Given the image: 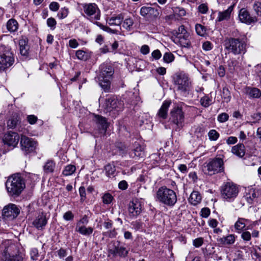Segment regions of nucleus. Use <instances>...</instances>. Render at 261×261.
I'll return each mask as SVG.
<instances>
[{
	"instance_id": "1",
	"label": "nucleus",
	"mask_w": 261,
	"mask_h": 261,
	"mask_svg": "<svg viewBox=\"0 0 261 261\" xmlns=\"http://www.w3.org/2000/svg\"><path fill=\"white\" fill-rule=\"evenodd\" d=\"M154 196L156 202L170 207L173 206L177 200L176 192L165 186L160 187Z\"/></svg>"
},
{
	"instance_id": "2",
	"label": "nucleus",
	"mask_w": 261,
	"mask_h": 261,
	"mask_svg": "<svg viewBox=\"0 0 261 261\" xmlns=\"http://www.w3.org/2000/svg\"><path fill=\"white\" fill-rule=\"evenodd\" d=\"M5 186L7 192L12 196H19L25 186L23 179L19 174L10 176L7 180Z\"/></svg>"
},
{
	"instance_id": "3",
	"label": "nucleus",
	"mask_w": 261,
	"mask_h": 261,
	"mask_svg": "<svg viewBox=\"0 0 261 261\" xmlns=\"http://www.w3.org/2000/svg\"><path fill=\"white\" fill-rule=\"evenodd\" d=\"M173 84L180 94L186 97L189 94L192 84L187 74L182 72L175 74L173 76Z\"/></svg>"
},
{
	"instance_id": "4",
	"label": "nucleus",
	"mask_w": 261,
	"mask_h": 261,
	"mask_svg": "<svg viewBox=\"0 0 261 261\" xmlns=\"http://www.w3.org/2000/svg\"><path fill=\"white\" fill-rule=\"evenodd\" d=\"M100 72L98 76L99 86L108 92L110 89V80L114 74V70L112 67L108 64H103L99 67Z\"/></svg>"
},
{
	"instance_id": "5",
	"label": "nucleus",
	"mask_w": 261,
	"mask_h": 261,
	"mask_svg": "<svg viewBox=\"0 0 261 261\" xmlns=\"http://www.w3.org/2000/svg\"><path fill=\"white\" fill-rule=\"evenodd\" d=\"M225 48L234 55L245 54L246 51V43L244 39L229 38L225 40Z\"/></svg>"
},
{
	"instance_id": "6",
	"label": "nucleus",
	"mask_w": 261,
	"mask_h": 261,
	"mask_svg": "<svg viewBox=\"0 0 261 261\" xmlns=\"http://www.w3.org/2000/svg\"><path fill=\"white\" fill-rule=\"evenodd\" d=\"M84 17L93 24L96 25L97 21L101 17V12L98 6L95 3H84L82 4Z\"/></svg>"
},
{
	"instance_id": "7",
	"label": "nucleus",
	"mask_w": 261,
	"mask_h": 261,
	"mask_svg": "<svg viewBox=\"0 0 261 261\" xmlns=\"http://www.w3.org/2000/svg\"><path fill=\"white\" fill-rule=\"evenodd\" d=\"M224 169L223 159L220 158H215L203 165L202 170L205 174L212 176L223 172Z\"/></svg>"
},
{
	"instance_id": "8",
	"label": "nucleus",
	"mask_w": 261,
	"mask_h": 261,
	"mask_svg": "<svg viewBox=\"0 0 261 261\" xmlns=\"http://www.w3.org/2000/svg\"><path fill=\"white\" fill-rule=\"evenodd\" d=\"M14 55L9 46H0V70L4 71L12 65Z\"/></svg>"
},
{
	"instance_id": "9",
	"label": "nucleus",
	"mask_w": 261,
	"mask_h": 261,
	"mask_svg": "<svg viewBox=\"0 0 261 261\" xmlns=\"http://www.w3.org/2000/svg\"><path fill=\"white\" fill-rule=\"evenodd\" d=\"M239 187L232 182H226L221 187L222 198L227 201L233 200L238 196Z\"/></svg>"
},
{
	"instance_id": "10",
	"label": "nucleus",
	"mask_w": 261,
	"mask_h": 261,
	"mask_svg": "<svg viewBox=\"0 0 261 261\" xmlns=\"http://www.w3.org/2000/svg\"><path fill=\"white\" fill-rule=\"evenodd\" d=\"M189 37L190 34L185 29V27L181 25L175 32L174 42L182 47H189L191 46Z\"/></svg>"
},
{
	"instance_id": "11",
	"label": "nucleus",
	"mask_w": 261,
	"mask_h": 261,
	"mask_svg": "<svg viewBox=\"0 0 261 261\" xmlns=\"http://www.w3.org/2000/svg\"><path fill=\"white\" fill-rule=\"evenodd\" d=\"M170 120L178 128L182 127L184 122V115L181 109L178 107L173 108L170 112Z\"/></svg>"
},
{
	"instance_id": "12",
	"label": "nucleus",
	"mask_w": 261,
	"mask_h": 261,
	"mask_svg": "<svg viewBox=\"0 0 261 261\" xmlns=\"http://www.w3.org/2000/svg\"><path fill=\"white\" fill-rule=\"evenodd\" d=\"M20 213L19 208L14 204H10L4 207L3 210V219L5 221L12 220L18 215Z\"/></svg>"
},
{
	"instance_id": "13",
	"label": "nucleus",
	"mask_w": 261,
	"mask_h": 261,
	"mask_svg": "<svg viewBox=\"0 0 261 261\" xmlns=\"http://www.w3.org/2000/svg\"><path fill=\"white\" fill-rule=\"evenodd\" d=\"M16 247L11 241L6 240L0 243V252L3 254V258L14 254Z\"/></svg>"
},
{
	"instance_id": "14",
	"label": "nucleus",
	"mask_w": 261,
	"mask_h": 261,
	"mask_svg": "<svg viewBox=\"0 0 261 261\" xmlns=\"http://www.w3.org/2000/svg\"><path fill=\"white\" fill-rule=\"evenodd\" d=\"M20 145L22 150L27 154L35 150L36 147V142L31 138L25 136H22Z\"/></svg>"
},
{
	"instance_id": "15",
	"label": "nucleus",
	"mask_w": 261,
	"mask_h": 261,
	"mask_svg": "<svg viewBox=\"0 0 261 261\" xmlns=\"http://www.w3.org/2000/svg\"><path fill=\"white\" fill-rule=\"evenodd\" d=\"M140 15L147 20L157 17L159 15L158 9L151 6H143L140 10Z\"/></svg>"
},
{
	"instance_id": "16",
	"label": "nucleus",
	"mask_w": 261,
	"mask_h": 261,
	"mask_svg": "<svg viewBox=\"0 0 261 261\" xmlns=\"http://www.w3.org/2000/svg\"><path fill=\"white\" fill-rule=\"evenodd\" d=\"M47 221L46 213L40 212L35 216L32 224L37 229L42 230L46 225Z\"/></svg>"
},
{
	"instance_id": "17",
	"label": "nucleus",
	"mask_w": 261,
	"mask_h": 261,
	"mask_svg": "<svg viewBox=\"0 0 261 261\" xmlns=\"http://www.w3.org/2000/svg\"><path fill=\"white\" fill-rule=\"evenodd\" d=\"M19 136L17 133L9 132L4 135L3 141L5 144L9 146L15 147L19 142Z\"/></svg>"
},
{
	"instance_id": "18",
	"label": "nucleus",
	"mask_w": 261,
	"mask_h": 261,
	"mask_svg": "<svg viewBox=\"0 0 261 261\" xmlns=\"http://www.w3.org/2000/svg\"><path fill=\"white\" fill-rule=\"evenodd\" d=\"M239 18L242 22L248 24L257 21L256 18L254 16H251L249 12L245 8H242L240 10Z\"/></svg>"
},
{
	"instance_id": "19",
	"label": "nucleus",
	"mask_w": 261,
	"mask_h": 261,
	"mask_svg": "<svg viewBox=\"0 0 261 261\" xmlns=\"http://www.w3.org/2000/svg\"><path fill=\"white\" fill-rule=\"evenodd\" d=\"M141 204L137 199L133 200L129 204L128 212L130 216L135 217L141 212Z\"/></svg>"
},
{
	"instance_id": "20",
	"label": "nucleus",
	"mask_w": 261,
	"mask_h": 261,
	"mask_svg": "<svg viewBox=\"0 0 261 261\" xmlns=\"http://www.w3.org/2000/svg\"><path fill=\"white\" fill-rule=\"evenodd\" d=\"M121 106V103L115 98H110L106 100L105 107L109 111H111L113 110L119 111L121 109L120 107Z\"/></svg>"
},
{
	"instance_id": "21",
	"label": "nucleus",
	"mask_w": 261,
	"mask_h": 261,
	"mask_svg": "<svg viewBox=\"0 0 261 261\" xmlns=\"http://www.w3.org/2000/svg\"><path fill=\"white\" fill-rule=\"evenodd\" d=\"M243 92L249 98H258L261 96L260 90L256 88L246 87L244 89Z\"/></svg>"
},
{
	"instance_id": "22",
	"label": "nucleus",
	"mask_w": 261,
	"mask_h": 261,
	"mask_svg": "<svg viewBox=\"0 0 261 261\" xmlns=\"http://www.w3.org/2000/svg\"><path fill=\"white\" fill-rule=\"evenodd\" d=\"M124 17L122 14L113 15L106 19V22L111 26H120L122 22Z\"/></svg>"
},
{
	"instance_id": "23",
	"label": "nucleus",
	"mask_w": 261,
	"mask_h": 261,
	"mask_svg": "<svg viewBox=\"0 0 261 261\" xmlns=\"http://www.w3.org/2000/svg\"><path fill=\"white\" fill-rule=\"evenodd\" d=\"M120 242H117V245H115L114 249H110V252L114 255H119L120 256H125L128 252L126 250L125 247L122 246H120Z\"/></svg>"
},
{
	"instance_id": "24",
	"label": "nucleus",
	"mask_w": 261,
	"mask_h": 261,
	"mask_svg": "<svg viewBox=\"0 0 261 261\" xmlns=\"http://www.w3.org/2000/svg\"><path fill=\"white\" fill-rule=\"evenodd\" d=\"M236 236L234 234H229L226 237L218 238V244L222 246H226L233 244L236 241Z\"/></svg>"
},
{
	"instance_id": "25",
	"label": "nucleus",
	"mask_w": 261,
	"mask_h": 261,
	"mask_svg": "<svg viewBox=\"0 0 261 261\" xmlns=\"http://www.w3.org/2000/svg\"><path fill=\"white\" fill-rule=\"evenodd\" d=\"M231 152L238 158H242L245 154V147L243 144H238L231 148Z\"/></svg>"
},
{
	"instance_id": "26",
	"label": "nucleus",
	"mask_w": 261,
	"mask_h": 261,
	"mask_svg": "<svg viewBox=\"0 0 261 261\" xmlns=\"http://www.w3.org/2000/svg\"><path fill=\"white\" fill-rule=\"evenodd\" d=\"M135 148L130 152V157L142 158L144 156V147L138 143H135Z\"/></svg>"
},
{
	"instance_id": "27",
	"label": "nucleus",
	"mask_w": 261,
	"mask_h": 261,
	"mask_svg": "<svg viewBox=\"0 0 261 261\" xmlns=\"http://www.w3.org/2000/svg\"><path fill=\"white\" fill-rule=\"evenodd\" d=\"M171 101H165L158 113V115L160 118L163 119L167 118L168 108L171 104Z\"/></svg>"
},
{
	"instance_id": "28",
	"label": "nucleus",
	"mask_w": 261,
	"mask_h": 261,
	"mask_svg": "<svg viewBox=\"0 0 261 261\" xmlns=\"http://www.w3.org/2000/svg\"><path fill=\"white\" fill-rule=\"evenodd\" d=\"M249 220L243 218H239L234 224V228L238 233H241L246 228V224Z\"/></svg>"
},
{
	"instance_id": "29",
	"label": "nucleus",
	"mask_w": 261,
	"mask_h": 261,
	"mask_svg": "<svg viewBox=\"0 0 261 261\" xmlns=\"http://www.w3.org/2000/svg\"><path fill=\"white\" fill-rule=\"evenodd\" d=\"M94 120L99 128L105 132L108 127V124L106 118L99 115H95Z\"/></svg>"
},
{
	"instance_id": "30",
	"label": "nucleus",
	"mask_w": 261,
	"mask_h": 261,
	"mask_svg": "<svg viewBox=\"0 0 261 261\" xmlns=\"http://www.w3.org/2000/svg\"><path fill=\"white\" fill-rule=\"evenodd\" d=\"M201 199L200 193L197 191H193L190 195L189 201L192 205H196L201 202Z\"/></svg>"
},
{
	"instance_id": "31",
	"label": "nucleus",
	"mask_w": 261,
	"mask_h": 261,
	"mask_svg": "<svg viewBox=\"0 0 261 261\" xmlns=\"http://www.w3.org/2000/svg\"><path fill=\"white\" fill-rule=\"evenodd\" d=\"M233 10V7L230 6L228 9L224 11L219 12L217 17L218 21H222L223 20H228L230 17L231 12Z\"/></svg>"
},
{
	"instance_id": "32",
	"label": "nucleus",
	"mask_w": 261,
	"mask_h": 261,
	"mask_svg": "<svg viewBox=\"0 0 261 261\" xmlns=\"http://www.w3.org/2000/svg\"><path fill=\"white\" fill-rule=\"evenodd\" d=\"M258 196V192L254 189H251L249 193L245 195V199L249 204H252L254 201L257 200Z\"/></svg>"
},
{
	"instance_id": "33",
	"label": "nucleus",
	"mask_w": 261,
	"mask_h": 261,
	"mask_svg": "<svg viewBox=\"0 0 261 261\" xmlns=\"http://www.w3.org/2000/svg\"><path fill=\"white\" fill-rule=\"evenodd\" d=\"M121 24L123 28L127 31H130L133 29L134 20L133 18L128 17L123 19Z\"/></svg>"
},
{
	"instance_id": "34",
	"label": "nucleus",
	"mask_w": 261,
	"mask_h": 261,
	"mask_svg": "<svg viewBox=\"0 0 261 261\" xmlns=\"http://www.w3.org/2000/svg\"><path fill=\"white\" fill-rule=\"evenodd\" d=\"M93 230L92 227H86L85 225L76 226L75 227L76 231L85 236L91 234L93 232Z\"/></svg>"
},
{
	"instance_id": "35",
	"label": "nucleus",
	"mask_w": 261,
	"mask_h": 261,
	"mask_svg": "<svg viewBox=\"0 0 261 261\" xmlns=\"http://www.w3.org/2000/svg\"><path fill=\"white\" fill-rule=\"evenodd\" d=\"M20 53L22 56H27L28 55L29 46L27 41L24 39H21L19 41Z\"/></svg>"
},
{
	"instance_id": "36",
	"label": "nucleus",
	"mask_w": 261,
	"mask_h": 261,
	"mask_svg": "<svg viewBox=\"0 0 261 261\" xmlns=\"http://www.w3.org/2000/svg\"><path fill=\"white\" fill-rule=\"evenodd\" d=\"M24 258V255L19 253L18 251L17 253L12 254L8 256L3 258L4 261H23Z\"/></svg>"
},
{
	"instance_id": "37",
	"label": "nucleus",
	"mask_w": 261,
	"mask_h": 261,
	"mask_svg": "<svg viewBox=\"0 0 261 261\" xmlns=\"http://www.w3.org/2000/svg\"><path fill=\"white\" fill-rule=\"evenodd\" d=\"M19 122V118L17 114L13 115L7 121V127L9 128H15Z\"/></svg>"
},
{
	"instance_id": "38",
	"label": "nucleus",
	"mask_w": 261,
	"mask_h": 261,
	"mask_svg": "<svg viewBox=\"0 0 261 261\" xmlns=\"http://www.w3.org/2000/svg\"><path fill=\"white\" fill-rule=\"evenodd\" d=\"M18 23L17 21L11 18L9 19L7 23V29L10 32H15L18 30Z\"/></svg>"
},
{
	"instance_id": "39",
	"label": "nucleus",
	"mask_w": 261,
	"mask_h": 261,
	"mask_svg": "<svg viewBox=\"0 0 261 261\" xmlns=\"http://www.w3.org/2000/svg\"><path fill=\"white\" fill-rule=\"evenodd\" d=\"M55 167V163L52 160L47 161L43 166L44 170L46 173H51L54 171Z\"/></svg>"
},
{
	"instance_id": "40",
	"label": "nucleus",
	"mask_w": 261,
	"mask_h": 261,
	"mask_svg": "<svg viewBox=\"0 0 261 261\" xmlns=\"http://www.w3.org/2000/svg\"><path fill=\"white\" fill-rule=\"evenodd\" d=\"M249 229V226H247V228H245V230L241 232V238L245 243L248 242L251 240V234L249 231L247 230Z\"/></svg>"
},
{
	"instance_id": "41",
	"label": "nucleus",
	"mask_w": 261,
	"mask_h": 261,
	"mask_svg": "<svg viewBox=\"0 0 261 261\" xmlns=\"http://www.w3.org/2000/svg\"><path fill=\"white\" fill-rule=\"evenodd\" d=\"M211 102L212 99L206 94H204L200 99V105L204 108L208 107L211 105Z\"/></svg>"
},
{
	"instance_id": "42",
	"label": "nucleus",
	"mask_w": 261,
	"mask_h": 261,
	"mask_svg": "<svg viewBox=\"0 0 261 261\" xmlns=\"http://www.w3.org/2000/svg\"><path fill=\"white\" fill-rule=\"evenodd\" d=\"M76 170L75 166L73 165H68L66 166L62 172V174L65 176H69L72 175Z\"/></svg>"
},
{
	"instance_id": "43",
	"label": "nucleus",
	"mask_w": 261,
	"mask_h": 261,
	"mask_svg": "<svg viewBox=\"0 0 261 261\" xmlns=\"http://www.w3.org/2000/svg\"><path fill=\"white\" fill-rule=\"evenodd\" d=\"M69 13V10L67 7H64L61 8L57 14V17L60 19H63L68 16Z\"/></svg>"
},
{
	"instance_id": "44",
	"label": "nucleus",
	"mask_w": 261,
	"mask_h": 261,
	"mask_svg": "<svg viewBox=\"0 0 261 261\" xmlns=\"http://www.w3.org/2000/svg\"><path fill=\"white\" fill-rule=\"evenodd\" d=\"M173 11L175 16L181 17L186 15V12L184 8L179 7H175L173 8Z\"/></svg>"
},
{
	"instance_id": "45",
	"label": "nucleus",
	"mask_w": 261,
	"mask_h": 261,
	"mask_svg": "<svg viewBox=\"0 0 261 261\" xmlns=\"http://www.w3.org/2000/svg\"><path fill=\"white\" fill-rule=\"evenodd\" d=\"M75 55L77 58L80 60L86 61L89 58L88 54L83 50H77Z\"/></svg>"
},
{
	"instance_id": "46",
	"label": "nucleus",
	"mask_w": 261,
	"mask_h": 261,
	"mask_svg": "<svg viewBox=\"0 0 261 261\" xmlns=\"http://www.w3.org/2000/svg\"><path fill=\"white\" fill-rule=\"evenodd\" d=\"M207 135L209 140L211 141L217 140L220 136L219 133L215 129H211L208 132Z\"/></svg>"
},
{
	"instance_id": "47",
	"label": "nucleus",
	"mask_w": 261,
	"mask_h": 261,
	"mask_svg": "<svg viewBox=\"0 0 261 261\" xmlns=\"http://www.w3.org/2000/svg\"><path fill=\"white\" fill-rule=\"evenodd\" d=\"M96 25L100 29L109 33L116 34H118V31L117 30L112 29L107 25H103L99 22L98 23H96Z\"/></svg>"
},
{
	"instance_id": "48",
	"label": "nucleus",
	"mask_w": 261,
	"mask_h": 261,
	"mask_svg": "<svg viewBox=\"0 0 261 261\" xmlns=\"http://www.w3.org/2000/svg\"><path fill=\"white\" fill-rule=\"evenodd\" d=\"M195 31L197 35L204 36L206 34V28L203 25L197 23L195 25Z\"/></svg>"
},
{
	"instance_id": "49",
	"label": "nucleus",
	"mask_w": 261,
	"mask_h": 261,
	"mask_svg": "<svg viewBox=\"0 0 261 261\" xmlns=\"http://www.w3.org/2000/svg\"><path fill=\"white\" fill-rule=\"evenodd\" d=\"M105 171L108 176H113L115 172V166L112 164H108L105 166Z\"/></svg>"
},
{
	"instance_id": "50",
	"label": "nucleus",
	"mask_w": 261,
	"mask_h": 261,
	"mask_svg": "<svg viewBox=\"0 0 261 261\" xmlns=\"http://www.w3.org/2000/svg\"><path fill=\"white\" fill-rule=\"evenodd\" d=\"M252 8L256 15L261 16V2H254L252 5Z\"/></svg>"
},
{
	"instance_id": "51",
	"label": "nucleus",
	"mask_w": 261,
	"mask_h": 261,
	"mask_svg": "<svg viewBox=\"0 0 261 261\" xmlns=\"http://www.w3.org/2000/svg\"><path fill=\"white\" fill-rule=\"evenodd\" d=\"M174 60V56L170 52H167L164 54L163 56V60L165 63H169L173 62Z\"/></svg>"
},
{
	"instance_id": "52",
	"label": "nucleus",
	"mask_w": 261,
	"mask_h": 261,
	"mask_svg": "<svg viewBox=\"0 0 261 261\" xmlns=\"http://www.w3.org/2000/svg\"><path fill=\"white\" fill-rule=\"evenodd\" d=\"M46 24L51 30H54L56 27L57 21L53 17H49L46 20Z\"/></svg>"
},
{
	"instance_id": "53",
	"label": "nucleus",
	"mask_w": 261,
	"mask_h": 261,
	"mask_svg": "<svg viewBox=\"0 0 261 261\" xmlns=\"http://www.w3.org/2000/svg\"><path fill=\"white\" fill-rule=\"evenodd\" d=\"M222 97L224 100L226 102H229L231 99L230 92L228 89L227 88H224L222 91Z\"/></svg>"
},
{
	"instance_id": "54",
	"label": "nucleus",
	"mask_w": 261,
	"mask_h": 261,
	"mask_svg": "<svg viewBox=\"0 0 261 261\" xmlns=\"http://www.w3.org/2000/svg\"><path fill=\"white\" fill-rule=\"evenodd\" d=\"M31 259L36 260L39 256L38 250L36 248H33L31 249L30 252Z\"/></svg>"
},
{
	"instance_id": "55",
	"label": "nucleus",
	"mask_w": 261,
	"mask_h": 261,
	"mask_svg": "<svg viewBox=\"0 0 261 261\" xmlns=\"http://www.w3.org/2000/svg\"><path fill=\"white\" fill-rule=\"evenodd\" d=\"M251 118L252 120V123H259L261 120V113H256L251 115Z\"/></svg>"
},
{
	"instance_id": "56",
	"label": "nucleus",
	"mask_w": 261,
	"mask_h": 261,
	"mask_svg": "<svg viewBox=\"0 0 261 261\" xmlns=\"http://www.w3.org/2000/svg\"><path fill=\"white\" fill-rule=\"evenodd\" d=\"M229 116L226 113H222L218 116L217 120L221 123L224 122L228 120Z\"/></svg>"
},
{
	"instance_id": "57",
	"label": "nucleus",
	"mask_w": 261,
	"mask_h": 261,
	"mask_svg": "<svg viewBox=\"0 0 261 261\" xmlns=\"http://www.w3.org/2000/svg\"><path fill=\"white\" fill-rule=\"evenodd\" d=\"M113 199V196L109 193L105 194L102 197L103 202L107 204H110L112 202Z\"/></svg>"
},
{
	"instance_id": "58",
	"label": "nucleus",
	"mask_w": 261,
	"mask_h": 261,
	"mask_svg": "<svg viewBox=\"0 0 261 261\" xmlns=\"http://www.w3.org/2000/svg\"><path fill=\"white\" fill-rule=\"evenodd\" d=\"M60 8L59 4L57 2H52L49 5V9L53 12L57 11Z\"/></svg>"
},
{
	"instance_id": "59",
	"label": "nucleus",
	"mask_w": 261,
	"mask_h": 261,
	"mask_svg": "<svg viewBox=\"0 0 261 261\" xmlns=\"http://www.w3.org/2000/svg\"><path fill=\"white\" fill-rule=\"evenodd\" d=\"M57 253L59 257L61 259L63 258L67 255V252L66 249L61 248L59 250L57 251Z\"/></svg>"
},
{
	"instance_id": "60",
	"label": "nucleus",
	"mask_w": 261,
	"mask_h": 261,
	"mask_svg": "<svg viewBox=\"0 0 261 261\" xmlns=\"http://www.w3.org/2000/svg\"><path fill=\"white\" fill-rule=\"evenodd\" d=\"M213 48V44L210 41H205L202 44V48L205 51H209Z\"/></svg>"
},
{
	"instance_id": "61",
	"label": "nucleus",
	"mask_w": 261,
	"mask_h": 261,
	"mask_svg": "<svg viewBox=\"0 0 261 261\" xmlns=\"http://www.w3.org/2000/svg\"><path fill=\"white\" fill-rule=\"evenodd\" d=\"M198 10L201 13L205 14L207 12L208 7L205 4H202L198 6Z\"/></svg>"
},
{
	"instance_id": "62",
	"label": "nucleus",
	"mask_w": 261,
	"mask_h": 261,
	"mask_svg": "<svg viewBox=\"0 0 261 261\" xmlns=\"http://www.w3.org/2000/svg\"><path fill=\"white\" fill-rule=\"evenodd\" d=\"M201 216L203 218H207L210 214V210L207 207H204L201 209Z\"/></svg>"
},
{
	"instance_id": "63",
	"label": "nucleus",
	"mask_w": 261,
	"mask_h": 261,
	"mask_svg": "<svg viewBox=\"0 0 261 261\" xmlns=\"http://www.w3.org/2000/svg\"><path fill=\"white\" fill-rule=\"evenodd\" d=\"M79 44L75 39H72L69 41V46L72 48H76L78 47Z\"/></svg>"
},
{
	"instance_id": "64",
	"label": "nucleus",
	"mask_w": 261,
	"mask_h": 261,
	"mask_svg": "<svg viewBox=\"0 0 261 261\" xmlns=\"http://www.w3.org/2000/svg\"><path fill=\"white\" fill-rule=\"evenodd\" d=\"M37 119V117L34 115H29L27 117V120L31 124H34L36 122Z\"/></svg>"
}]
</instances>
